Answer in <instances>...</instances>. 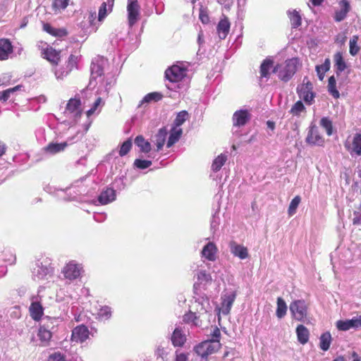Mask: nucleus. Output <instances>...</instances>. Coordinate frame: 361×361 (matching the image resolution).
Masks as SVG:
<instances>
[{"mask_svg": "<svg viewBox=\"0 0 361 361\" xmlns=\"http://www.w3.org/2000/svg\"><path fill=\"white\" fill-rule=\"evenodd\" d=\"M68 145L66 142H63L61 143L50 142L45 147V151L51 154H55L59 152H63Z\"/></svg>", "mask_w": 361, "mask_h": 361, "instance_id": "7c9ffc66", "label": "nucleus"}, {"mask_svg": "<svg viewBox=\"0 0 361 361\" xmlns=\"http://www.w3.org/2000/svg\"><path fill=\"white\" fill-rule=\"evenodd\" d=\"M250 118L251 114L248 110H238L233 115V124L236 127L243 126L250 120Z\"/></svg>", "mask_w": 361, "mask_h": 361, "instance_id": "ddd939ff", "label": "nucleus"}, {"mask_svg": "<svg viewBox=\"0 0 361 361\" xmlns=\"http://www.w3.org/2000/svg\"><path fill=\"white\" fill-rule=\"evenodd\" d=\"M306 78L303 80V84L298 88V93L300 98L302 99L307 104H312L314 94L312 92V85L310 81L305 82Z\"/></svg>", "mask_w": 361, "mask_h": 361, "instance_id": "9d476101", "label": "nucleus"}, {"mask_svg": "<svg viewBox=\"0 0 361 361\" xmlns=\"http://www.w3.org/2000/svg\"><path fill=\"white\" fill-rule=\"evenodd\" d=\"M163 94L161 92H153L147 94L143 99L140 101V106L144 104H149L151 102H157L162 99Z\"/></svg>", "mask_w": 361, "mask_h": 361, "instance_id": "72a5a7b5", "label": "nucleus"}, {"mask_svg": "<svg viewBox=\"0 0 361 361\" xmlns=\"http://www.w3.org/2000/svg\"><path fill=\"white\" fill-rule=\"evenodd\" d=\"M319 124L325 130L328 136H331L334 133L333 123L329 117L321 118Z\"/></svg>", "mask_w": 361, "mask_h": 361, "instance_id": "37998d69", "label": "nucleus"}, {"mask_svg": "<svg viewBox=\"0 0 361 361\" xmlns=\"http://www.w3.org/2000/svg\"><path fill=\"white\" fill-rule=\"evenodd\" d=\"M30 314L32 319L35 321H39L44 314V310L39 302H33L30 306Z\"/></svg>", "mask_w": 361, "mask_h": 361, "instance_id": "b1692460", "label": "nucleus"}, {"mask_svg": "<svg viewBox=\"0 0 361 361\" xmlns=\"http://www.w3.org/2000/svg\"><path fill=\"white\" fill-rule=\"evenodd\" d=\"M300 201L301 197L299 195L295 196L291 200L288 209V214L290 216H292L293 214H295L297 208L300 203Z\"/></svg>", "mask_w": 361, "mask_h": 361, "instance_id": "de8ad7c7", "label": "nucleus"}, {"mask_svg": "<svg viewBox=\"0 0 361 361\" xmlns=\"http://www.w3.org/2000/svg\"><path fill=\"white\" fill-rule=\"evenodd\" d=\"M328 91L331 94V96L338 99L340 97L339 92L336 89V81L334 75L331 76L328 80Z\"/></svg>", "mask_w": 361, "mask_h": 361, "instance_id": "79ce46f5", "label": "nucleus"}, {"mask_svg": "<svg viewBox=\"0 0 361 361\" xmlns=\"http://www.w3.org/2000/svg\"><path fill=\"white\" fill-rule=\"evenodd\" d=\"M66 111L73 114L75 118H80L82 115L81 100L79 97H75L68 101Z\"/></svg>", "mask_w": 361, "mask_h": 361, "instance_id": "2eb2a0df", "label": "nucleus"}, {"mask_svg": "<svg viewBox=\"0 0 361 361\" xmlns=\"http://www.w3.org/2000/svg\"><path fill=\"white\" fill-rule=\"evenodd\" d=\"M217 252L218 249L216 245L212 242H209L204 246L201 254L202 257L209 261L214 262L216 259Z\"/></svg>", "mask_w": 361, "mask_h": 361, "instance_id": "4be33fe9", "label": "nucleus"}, {"mask_svg": "<svg viewBox=\"0 0 361 361\" xmlns=\"http://www.w3.org/2000/svg\"><path fill=\"white\" fill-rule=\"evenodd\" d=\"M334 59L335 62L334 66L336 68V73L337 75H339L340 73L346 68V63L341 52L336 53L334 54Z\"/></svg>", "mask_w": 361, "mask_h": 361, "instance_id": "473e14b6", "label": "nucleus"}, {"mask_svg": "<svg viewBox=\"0 0 361 361\" xmlns=\"http://www.w3.org/2000/svg\"><path fill=\"white\" fill-rule=\"evenodd\" d=\"M186 341V336L179 328H176L171 336V342L175 347H182Z\"/></svg>", "mask_w": 361, "mask_h": 361, "instance_id": "393cba45", "label": "nucleus"}, {"mask_svg": "<svg viewBox=\"0 0 361 361\" xmlns=\"http://www.w3.org/2000/svg\"><path fill=\"white\" fill-rule=\"evenodd\" d=\"M70 0H52L51 8L54 13L64 11L68 6Z\"/></svg>", "mask_w": 361, "mask_h": 361, "instance_id": "e433bc0d", "label": "nucleus"}, {"mask_svg": "<svg viewBox=\"0 0 361 361\" xmlns=\"http://www.w3.org/2000/svg\"><path fill=\"white\" fill-rule=\"evenodd\" d=\"M78 57L75 55L71 54L66 62L63 71H56L55 75L58 79H63L69 75L73 71L78 69Z\"/></svg>", "mask_w": 361, "mask_h": 361, "instance_id": "1a4fd4ad", "label": "nucleus"}, {"mask_svg": "<svg viewBox=\"0 0 361 361\" xmlns=\"http://www.w3.org/2000/svg\"><path fill=\"white\" fill-rule=\"evenodd\" d=\"M21 87V85H17L14 87L8 88L6 90L0 92V101H7L12 93L16 92L17 90H19Z\"/></svg>", "mask_w": 361, "mask_h": 361, "instance_id": "09e8293b", "label": "nucleus"}, {"mask_svg": "<svg viewBox=\"0 0 361 361\" xmlns=\"http://www.w3.org/2000/svg\"><path fill=\"white\" fill-rule=\"evenodd\" d=\"M306 109L301 101L296 102L290 110V114L293 116H299L302 112H305Z\"/></svg>", "mask_w": 361, "mask_h": 361, "instance_id": "49530a36", "label": "nucleus"}, {"mask_svg": "<svg viewBox=\"0 0 361 361\" xmlns=\"http://www.w3.org/2000/svg\"><path fill=\"white\" fill-rule=\"evenodd\" d=\"M62 273L66 279L73 280L80 275V269L78 264L69 262L63 269Z\"/></svg>", "mask_w": 361, "mask_h": 361, "instance_id": "aec40b11", "label": "nucleus"}, {"mask_svg": "<svg viewBox=\"0 0 361 361\" xmlns=\"http://www.w3.org/2000/svg\"><path fill=\"white\" fill-rule=\"evenodd\" d=\"M42 30L55 37H64L68 35L66 27H54L50 23L42 22Z\"/></svg>", "mask_w": 361, "mask_h": 361, "instance_id": "f3484780", "label": "nucleus"}, {"mask_svg": "<svg viewBox=\"0 0 361 361\" xmlns=\"http://www.w3.org/2000/svg\"><path fill=\"white\" fill-rule=\"evenodd\" d=\"M298 65V59L297 58H292L286 60L284 66L282 68L279 64L275 66L272 72L278 73L279 79L284 82H287L295 73Z\"/></svg>", "mask_w": 361, "mask_h": 361, "instance_id": "f257e3e1", "label": "nucleus"}, {"mask_svg": "<svg viewBox=\"0 0 361 361\" xmlns=\"http://www.w3.org/2000/svg\"><path fill=\"white\" fill-rule=\"evenodd\" d=\"M229 247L231 253L240 259H245L249 257L247 248L243 245L238 244L234 240L230 241Z\"/></svg>", "mask_w": 361, "mask_h": 361, "instance_id": "6ab92c4d", "label": "nucleus"}, {"mask_svg": "<svg viewBox=\"0 0 361 361\" xmlns=\"http://www.w3.org/2000/svg\"><path fill=\"white\" fill-rule=\"evenodd\" d=\"M168 132L165 128H160L158 133L156 134V145L157 150L159 151L162 149L163 146L165 144L166 138L167 137Z\"/></svg>", "mask_w": 361, "mask_h": 361, "instance_id": "2f4dec72", "label": "nucleus"}, {"mask_svg": "<svg viewBox=\"0 0 361 361\" xmlns=\"http://www.w3.org/2000/svg\"><path fill=\"white\" fill-rule=\"evenodd\" d=\"M188 357L185 353H176L175 361H188Z\"/></svg>", "mask_w": 361, "mask_h": 361, "instance_id": "bf43d9fd", "label": "nucleus"}, {"mask_svg": "<svg viewBox=\"0 0 361 361\" xmlns=\"http://www.w3.org/2000/svg\"><path fill=\"white\" fill-rule=\"evenodd\" d=\"M98 317L101 320L109 319L111 316V308L108 306L102 307L97 313Z\"/></svg>", "mask_w": 361, "mask_h": 361, "instance_id": "3c124183", "label": "nucleus"}, {"mask_svg": "<svg viewBox=\"0 0 361 361\" xmlns=\"http://www.w3.org/2000/svg\"><path fill=\"white\" fill-rule=\"evenodd\" d=\"M89 334V330L86 326L79 325L72 331L71 340L77 343H82L88 338Z\"/></svg>", "mask_w": 361, "mask_h": 361, "instance_id": "4468645a", "label": "nucleus"}, {"mask_svg": "<svg viewBox=\"0 0 361 361\" xmlns=\"http://www.w3.org/2000/svg\"><path fill=\"white\" fill-rule=\"evenodd\" d=\"M306 142L311 145H324L325 142L324 137L322 135L319 130L316 126H312L310 128L306 137Z\"/></svg>", "mask_w": 361, "mask_h": 361, "instance_id": "9b49d317", "label": "nucleus"}, {"mask_svg": "<svg viewBox=\"0 0 361 361\" xmlns=\"http://www.w3.org/2000/svg\"><path fill=\"white\" fill-rule=\"evenodd\" d=\"M227 160V157L225 154H221L213 161L212 168L214 171H218L224 165Z\"/></svg>", "mask_w": 361, "mask_h": 361, "instance_id": "c03bdc74", "label": "nucleus"}, {"mask_svg": "<svg viewBox=\"0 0 361 361\" xmlns=\"http://www.w3.org/2000/svg\"><path fill=\"white\" fill-rule=\"evenodd\" d=\"M267 126L269 128L274 130L275 128V123L274 121H268L267 122Z\"/></svg>", "mask_w": 361, "mask_h": 361, "instance_id": "0e129e2a", "label": "nucleus"}, {"mask_svg": "<svg viewBox=\"0 0 361 361\" xmlns=\"http://www.w3.org/2000/svg\"><path fill=\"white\" fill-rule=\"evenodd\" d=\"M341 4L342 5L341 10L336 11L334 16V19L337 22L343 20L346 17L350 8V5L347 0H342Z\"/></svg>", "mask_w": 361, "mask_h": 361, "instance_id": "f704fd0d", "label": "nucleus"}, {"mask_svg": "<svg viewBox=\"0 0 361 361\" xmlns=\"http://www.w3.org/2000/svg\"><path fill=\"white\" fill-rule=\"evenodd\" d=\"M135 145L140 148L142 152H149L151 151V145L146 141L142 135H138L135 139Z\"/></svg>", "mask_w": 361, "mask_h": 361, "instance_id": "4c0bfd02", "label": "nucleus"}, {"mask_svg": "<svg viewBox=\"0 0 361 361\" xmlns=\"http://www.w3.org/2000/svg\"><path fill=\"white\" fill-rule=\"evenodd\" d=\"M274 61L270 58H267L262 62L260 65V77L269 78L270 75V69L274 68Z\"/></svg>", "mask_w": 361, "mask_h": 361, "instance_id": "c756f323", "label": "nucleus"}, {"mask_svg": "<svg viewBox=\"0 0 361 361\" xmlns=\"http://www.w3.org/2000/svg\"><path fill=\"white\" fill-rule=\"evenodd\" d=\"M331 340V335L329 331L322 334L319 338L320 348L324 351L328 350L329 349Z\"/></svg>", "mask_w": 361, "mask_h": 361, "instance_id": "c9c22d12", "label": "nucleus"}, {"mask_svg": "<svg viewBox=\"0 0 361 361\" xmlns=\"http://www.w3.org/2000/svg\"><path fill=\"white\" fill-rule=\"evenodd\" d=\"M187 72V68L173 65L165 71V77L171 82H178L186 77Z\"/></svg>", "mask_w": 361, "mask_h": 361, "instance_id": "20e7f679", "label": "nucleus"}, {"mask_svg": "<svg viewBox=\"0 0 361 361\" xmlns=\"http://www.w3.org/2000/svg\"><path fill=\"white\" fill-rule=\"evenodd\" d=\"M42 56L47 60L52 66H57L61 61V51L56 50L51 46L42 49Z\"/></svg>", "mask_w": 361, "mask_h": 361, "instance_id": "6e6552de", "label": "nucleus"}, {"mask_svg": "<svg viewBox=\"0 0 361 361\" xmlns=\"http://www.w3.org/2000/svg\"><path fill=\"white\" fill-rule=\"evenodd\" d=\"M48 361H66V356L61 353H54L49 356Z\"/></svg>", "mask_w": 361, "mask_h": 361, "instance_id": "6e6d98bb", "label": "nucleus"}, {"mask_svg": "<svg viewBox=\"0 0 361 361\" xmlns=\"http://www.w3.org/2000/svg\"><path fill=\"white\" fill-rule=\"evenodd\" d=\"M182 133V128L173 126L170 132L168 142L166 143L167 147L169 148L172 147L176 142H177L180 138Z\"/></svg>", "mask_w": 361, "mask_h": 361, "instance_id": "c85d7f7f", "label": "nucleus"}, {"mask_svg": "<svg viewBox=\"0 0 361 361\" xmlns=\"http://www.w3.org/2000/svg\"><path fill=\"white\" fill-rule=\"evenodd\" d=\"M114 0H107L102 4L99 8L98 20L102 21L107 16L108 12H111L114 6Z\"/></svg>", "mask_w": 361, "mask_h": 361, "instance_id": "cd10ccee", "label": "nucleus"}, {"mask_svg": "<svg viewBox=\"0 0 361 361\" xmlns=\"http://www.w3.org/2000/svg\"><path fill=\"white\" fill-rule=\"evenodd\" d=\"M345 149L351 154L357 156L361 155V133H357L353 135L350 139V137L344 142Z\"/></svg>", "mask_w": 361, "mask_h": 361, "instance_id": "423d86ee", "label": "nucleus"}, {"mask_svg": "<svg viewBox=\"0 0 361 361\" xmlns=\"http://www.w3.org/2000/svg\"><path fill=\"white\" fill-rule=\"evenodd\" d=\"M140 6L137 0H128L127 11L130 26L134 25L139 19Z\"/></svg>", "mask_w": 361, "mask_h": 361, "instance_id": "0eeeda50", "label": "nucleus"}, {"mask_svg": "<svg viewBox=\"0 0 361 361\" xmlns=\"http://www.w3.org/2000/svg\"><path fill=\"white\" fill-rule=\"evenodd\" d=\"M101 103H102V98L98 97L96 99V101L94 102L92 107L86 112L87 117H90V116H92L96 111V110L97 109L98 106L101 104Z\"/></svg>", "mask_w": 361, "mask_h": 361, "instance_id": "4d7b16f0", "label": "nucleus"}, {"mask_svg": "<svg viewBox=\"0 0 361 361\" xmlns=\"http://www.w3.org/2000/svg\"><path fill=\"white\" fill-rule=\"evenodd\" d=\"M358 36L354 35L350 39L349 45H350V54L352 56H355L359 51L360 48L357 46Z\"/></svg>", "mask_w": 361, "mask_h": 361, "instance_id": "8fccbe9b", "label": "nucleus"}, {"mask_svg": "<svg viewBox=\"0 0 361 361\" xmlns=\"http://www.w3.org/2000/svg\"><path fill=\"white\" fill-rule=\"evenodd\" d=\"M197 281L200 283H209L212 281V276L205 270H201L197 275Z\"/></svg>", "mask_w": 361, "mask_h": 361, "instance_id": "603ef678", "label": "nucleus"}, {"mask_svg": "<svg viewBox=\"0 0 361 361\" xmlns=\"http://www.w3.org/2000/svg\"><path fill=\"white\" fill-rule=\"evenodd\" d=\"M323 0H312V3L314 6H319L322 3Z\"/></svg>", "mask_w": 361, "mask_h": 361, "instance_id": "338daca9", "label": "nucleus"}, {"mask_svg": "<svg viewBox=\"0 0 361 361\" xmlns=\"http://www.w3.org/2000/svg\"><path fill=\"white\" fill-rule=\"evenodd\" d=\"M134 164L139 169H145L152 165V161L149 160L137 159H135Z\"/></svg>", "mask_w": 361, "mask_h": 361, "instance_id": "5fc2aeb1", "label": "nucleus"}, {"mask_svg": "<svg viewBox=\"0 0 361 361\" xmlns=\"http://www.w3.org/2000/svg\"><path fill=\"white\" fill-rule=\"evenodd\" d=\"M361 326V316L353 317L351 319L338 320L336 322V327L340 331H348L352 328Z\"/></svg>", "mask_w": 361, "mask_h": 361, "instance_id": "dca6fc26", "label": "nucleus"}, {"mask_svg": "<svg viewBox=\"0 0 361 361\" xmlns=\"http://www.w3.org/2000/svg\"><path fill=\"white\" fill-rule=\"evenodd\" d=\"M6 151V145L0 141V157H2Z\"/></svg>", "mask_w": 361, "mask_h": 361, "instance_id": "680f3d73", "label": "nucleus"}, {"mask_svg": "<svg viewBox=\"0 0 361 361\" xmlns=\"http://www.w3.org/2000/svg\"><path fill=\"white\" fill-rule=\"evenodd\" d=\"M189 118V114L187 111H181L178 113L174 122H173V126L180 128L181 125L184 123V122L188 120Z\"/></svg>", "mask_w": 361, "mask_h": 361, "instance_id": "a18cd8bd", "label": "nucleus"}, {"mask_svg": "<svg viewBox=\"0 0 361 361\" xmlns=\"http://www.w3.org/2000/svg\"><path fill=\"white\" fill-rule=\"evenodd\" d=\"M232 148H233V149H236V147H235V145H233V146H232Z\"/></svg>", "mask_w": 361, "mask_h": 361, "instance_id": "774afa93", "label": "nucleus"}, {"mask_svg": "<svg viewBox=\"0 0 361 361\" xmlns=\"http://www.w3.org/2000/svg\"><path fill=\"white\" fill-rule=\"evenodd\" d=\"M200 18L203 23H207L209 22V16L207 14L200 13Z\"/></svg>", "mask_w": 361, "mask_h": 361, "instance_id": "052dcab7", "label": "nucleus"}, {"mask_svg": "<svg viewBox=\"0 0 361 361\" xmlns=\"http://www.w3.org/2000/svg\"><path fill=\"white\" fill-rule=\"evenodd\" d=\"M132 147V141L130 139L126 140L121 146L119 149V155L121 157L126 156L131 149Z\"/></svg>", "mask_w": 361, "mask_h": 361, "instance_id": "864d4df0", "label": "nucleus"}, {"mask_svg": "<svg viewBox=\"0 0 361 361\" xmlns=\"http://www.w3.org/2000/svg\"><path fill=\"white\" fill-rule=\"evenodd\" d=\"M49 326L43 324L39 327L37 336L41 342V345L47 346L52 338V333L49 329Z\"/></svg>", "mask_w": 361, "mask_h": 361, "instance_id": "412c9836", "label": "nucleus"}, {"mask_svg": "<svg viewBox=\"0 0 361 361\" xmlns=\"http://www.w3.org/2000/svg\"><path fill=\"white\" fill-rule=\"evenodd\" d=\"M212 339H210V341L212 342H220V338H221V331L219 329L217 326H215L212 333Z\"/></svg>", "mask_w": 361, "mask_h": 361, "instance_id": "13d9d810", "label": "nucleus"}, {"mask_svg": "<svg viewBox=\"0 0 361 361\" xmlns=\"http://www.w3.org/2000/svg\"><path fill=\"white\" fill-rule=\"evenodd\" d=\"M352 356L353 357V361H360V358L359 355L355 352H353L352 353Z\"/></svg>", "mask_w": 361, "mask_h": 361, "instance_id": "69168bd1", "label": "nucleus"}, {"mask_svg": "<svg viewBox=\"0 0 361 361\" xmlns=\"http://www.w3.org/2000/svg\"><path fill=\"white\" fill-rule=\"evenodd\" d=\"M235 293L231 294L225 295L222 297V302L221 307H218V319L221 320L220 313L222 312L224 314H228L231 310V307L235 300Z\"/></svg>", "mask_w": 361, "mask_h": 361, "instance_id": "f8f14e48", "label": "nucleus"}, {"mask_svg": "<svg viewBox=\"0 0 361 361\" xmlns=\"http://www.w3.org/2000/svg\"><path fill=\"white\" fill-rule=\"evenodd\" d=\"M115 199L116 191L113 188H106L101 192L98 197V200L102 204H107Z\"/></svg>", "mask_w": 361, "mask_h": 361, "instance_id": "a878e982", "label": "nucleus"}, {"mask_svg": "<svg viewBox=\"0 0 361 361\" xmlns=\"http://www.w3.org/2000/svg\"><path fill=\"white\" fill-rule=\"evenodd\" d=\"M220 342H212L209 340L202 341L194 347V351L202 358H207L209 355L215 353L221 348Z\"/></svg>", "mask_w": 361, "mask_h": 361, "instance_id": "7ed1b4c3", "label": "nucleus"}, {"mask_svg": "<svg viewBox=\"0 0 361 361\" xmlns=\"http://www.w3.org/2000/svg\"><path fill=\"white\" fill-rule=\"evenodd\" d=\"M353 225H361V216L355 217L353 219Z\"/></svg>", "mask_w": 361, "mask_h": 361, "instance_id": "e2e57ef3", "label": "nucleus"}, {"mask_svg": "<svg viewBox=\"0 0 361 361\" xmlns=\"http://www.w3.org/2000/svg\"><path fill=\"white\" fill-rule=\"evenodd\" d=\"M298 341L300 344L305 345L306 344L310 338V331L307 327H305L302 324H299L296 327L295 330Z\"/></svg>", "mask_w": 361, "mask_h": 361, "instance_id": "bb28decb", "label": "nucleus"}, {"mask_svg": "<svg viewBox=\"0 0 361 361\" xmlns=\"http://www.w3.org/2000/svg\"><path fill=\"white\" fill-rule=\"evenodd\" d=\"M288 17L290 18V24L293 28L298 27L302 23V18L299 13L295 10L288 12Z\"/></svg>", "mask_w": 361, "mask_h": 361, "instance_id": "a19ab883", "label": "nucleus"}, {"mask_svg": "<svg viewBox=\"0 0 361 361\" xmlns=\"http://www.w3.org/2000/svg\"><path fill=\"white\" fill-rule=\"evenodd\" d=\"M13 52V47L9 39H0V61H5Z\"/></svg>", "mask_w": 361, "mask_h": 361, "instance_id": "a211bd4d", "label": "nucleus"}, {"mask_svg": "<svg viewBox=\"0 0 361 361\" xmlns=\"http://www.w3.org/2000/svg\"><path fill=\"white\" fill-rule=\"evenodd\" d=\"M197 314V315L195 312L189 311L184 314L183 322L187 324L192 323L194 325L200 326H202L203 319L209 320V319L210 314L205 309L202 308L201 311H199Z\"/></svg>", "mask_w": 361, "mask_h": 361, "instance_id": "39448f33", "label": "nucleus"}, {"mask_svg": "<svg viewBox=\"0 0 361 361\" xmlns=\"http://www.w3.org/2000/svg\"><path fill=\"white\" fill-rule=\"evenodd\" d=\"M287 312V305L284 300L279 297L277 298V308L276 314L278 318H283Z\"/></svg>", "mask_w": 361, "mask_h": 361, "instance_id": "ea45409f", "label": "nucleus"}, {"mask_svg": "<svg viewBox=\"0 0 361 361\" xmlns=\"http://www.w3.org/2000/svg\"><path fill=\"white\" fill-rule=\"evenodd\" d=\"M307 305L304 300H296L290 304V311L293 319L305 322L307 318Z\"/></svg>", "mask_w": 361, "mask_h": 361, "instance_id": "f03ea898", "label": "nucleus"}, {"mask_svg": "<svg viewBox=\"0 0 361 361\" xmlns=\"http://www.w3.org/2000/svg\"><path fill=\"white\" fill-rule=\"evenodd\" d=\"M231 27V23L226 16L221 18L216 27V31L220 39H224L227 37Z\"/></svg>", "mask_w": 361, "mask_h": 361, "instance_id": "5701e85b", "label": "nucleus"}, {"mask_svg": "<svg viewBox=\"0 0 361 361\" xmlns=\"http://www.w3.org/2000/svg\"><path fill=\"white\" fill-rule=\"evenodd\" d=\"M330 59H326L323 64L316 66V71L320 80L324 79L326 72H327L330 68Z\"/></svg>", "mask_w": 361, "mask_h": 361, "instance_id": "58836bf2", "label": "nucleus"}]
</instances>
